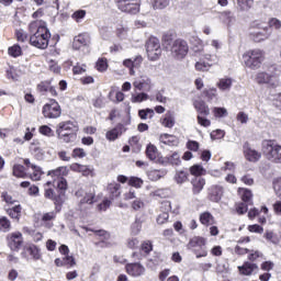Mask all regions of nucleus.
<instances>
[{"label":"nucleus","instance_id":"obj_1","mask_svg":"<svg viewBox=\"0 0 281 281\" xmlns=\"http://www.w3.org/2000/svg\"><path fill=\"white\" fill-rule=\"evenodd\" d=\"M29 31L31 33L30 43L37 49H47L49 46V38L52 33L47 29V23L41 20H36L30 23Z\"/></svg>","mask_w":281,"mask_h":281},{"label":"nucleus","instance_id":"obj_2","mask_svg":"<svg viewBox=\"0 0 281 281\" xmlns=\"http://www.w3.org/2000/svg\"><path fill=\"white\" fill-rule=\"evenodd\" d=\"M56 134L58 139H61L65 144L76 142V138L78 137V124L71 121L60 122L57 125Z\"/></svg>","mask_w":281,"mask_h":281},{"label":"nucleus","instance_id":"obj_3","mask_svg":"<svg viewBox=\"0 0 281 281\" xmlns=\"http://www.w3.org/2000/svg\"><path fill=\"white\" fill-rule=\"evenodd\" d=\"M271 29L269 24L260 21H255L251 23L249 29V38L254 41V43H265V41H269L271 38Z\"/></svg>","mask_w":281,"mask_h":281},{"label":"nucleus","instance_id":"obj_4","mask_svg":"<svg viewBox=\"0 0 281 281\" xmlns=\"http://www.w3.org/2000/svg\"><path fill=\"white\" fill-rule=\"evenodd\" d=\"M266 53L262 48H252L244 53L243 59L244 64L248 69H252L254 71L260 69L262 64L265 63Z\"/></svg>","mask_w":281,"mask_h":281},{"label":"nucleus","instance_id":"obj_5","mask_svg":"<svg viewBox=\"0 0 281 281\" xmlns=\"http://www.w3.org/2000/svg\"><path fill=\"white\" fill-rule=\"evenodd\" d=\"M223 47V44L218 40H212L211 43L205 44L203 48H194L195 54H200L204 58V60H207V63H211L212 65H217L218 63V55H216V52Z\"/></svg>","mask_w":281,"mask_h":281},{"label":"nucleus","instance_id":"obj_6","mask_svg":"<svg viewBox=\"0 0 281 281\" xmlns=\"http://www.w3.org/2000/svg\"><path fill=\"white\" fill-rule=\"evenodd\" d=\"M262 150L269 161L281 164V145H278L276 140H263Z\"/></svg>","mask_w":281,"mask_h":281},{"label":"nucleus","instance_id":"obj_7","mask_svg":"<svg viewBox=\"0 0 281 281\" xmlns=\"http://www.w3.org/2000/svg\"><path fill=\"white\" fill-rule=\"evenodd\" d=\"M148 60L155 63L161 58V43L157 37H149L145 44Z\"/></svg>","mask_w":281,"mask_h":281},{"label":"nucleus","instance_id":"obj_8","mask_svg":"<svg viewBox=\"0 0 281 281\" xmlns=\"http://www.w3.org/2000/svg\"><path fill=\"white\" fill-rule=\"evenodd\" d=\"M187 249H191L196 258H206L207 248H205V238L193 237L187 245Z\"/></svg>","mask_w":281,"mask_h":281},{"label":"nucleus","instance_id":"obj_9","mask_svg":"<svg viewBox=\"0 0 281 281\" xmlns=\"http://www.w3.org/2000/svg\"><path fill=\"white\" fill-rule=\"evenodd\" d=\"M116 8L125 14H139L142 0H114Z\"/></svg>","mask_w":281,"mask_h":281},{"label":"nucleus","instance_id":"obj_10","mask_svg":"<svg viewBox=\"0 0 281 281\" xmlns=\"http://www.w3.org/2000/svg\"><path fill=\"white\" fill-rule=\"evenodd\" d=\"M255 80L258 85H269L272 89L280 86V75L278 74L260 71L256 75Z\"/></svg>","mask_w":281,"mask_h":281},{"label":"nucleus","instance_id":"obj_11","mask_svg":"<svg viewBox=\"0 0 281 281\" xmlns=\"http://www.w3.org/2000/svg\"><path fill=\"white\" fill-rule=\"evenodd\" d=\"M189 49L188 42L184 40H176L171 45V56L176 58V60H183V58L188 56Z\"/></svg>","mask_w":281,"mask_h":281},{"label":"nucleus","instance_id":"obj_12","mask_svg":"<svg viewBox=\"0 0 281 281\" xmlns=\"http://www.w3.org/2000/svg\"><path fill=\"white\" fill-rule=\"evenodd\" d=\"M77 199H79L78 209L79 210H87V206L85 205H93L95 203V191L89 190H78L76 193Z\"/></svg>","mask_w":281,"mask_h":281},{"label":"nucleus","instance_id":"obj_13","mask_svg":"<svg viewBox=\"0 0 281 281\" xmlns=\"http://www.w3.org/2000/svg\"><path fill=\"white\" fill-rule=\"evenodd\" d=\"M60 104H58L56 100H50L49 103L43 106V115L48 120H56V117H60Z\"/></svg>","mask_w":281,"mask_h":281},{"label":"nucleus","instance_id":"obj_14","mask_svg":"<svg viewBox=\"0 0 281 281\" xmlns=\"http://www.w3.org/2000/svg\"><path fill=\"white\" fill-rule=\"evenodd\" d=\"M7 243L11 251H19L23 246V234L21 232L9 234L7 236Z\"/></svg>","mask_w":281,"mask_h":281},{"label":"nucleus","instance_id":"obj_15","mask_svg":"<svg viewBox=\"0 0 281 281\" xmlns=\"http://www.w3.org/2000/svg\"><path fill=\"white\" fill-rule=\"evenodd\" d=\"M125 269L126 273L132 276V278H142V276L146 274V268L139 262L127 263Z\"/></svg>","mask_w":281,"mask_h":281},{"label":"nucleus","instance_id":"obj_16","mask_svg":"<svg viewBox=\"0 0 281 281\" xmlns=\"http://www.w3.org/2000/svg\"><path fill=\"white\" fill-rule=\"evenodd\" d=\"M133 86L138 91H150L153 89V80L150 77L143 75L133 82Z\"/></svg>","mask_w":281,"mask_h":281},{"label":"nucleus","instance_id":"obj_17","mask_svg":"<svg viewBox=\"0 0 281 281\" xmlns=\"http://www.w3.org/2000/svg\"><path fill=\"white\" fill-rule=\"evenodd\" d=\"M21 256L25 260H41V249H38V247L35 245H30L24 248Z\"/></svg>","mask_w":281,"mask_h":281},{"label":"nucleus","instance_id":"obj_18","mask_svg":"<svg viewBox=\"0 0 281 281\" xmlns=\"http://www.w3.org/2000/svg\"><path fill=\"white\" fill-rule=\"evenodd\" d=\"M244 157L247 159V161H251L252 164H256V161H260V157H262V154L260 151L251 148L249 144L244 145Z\"/></svg>","mask_w":281,"mask_h":281},{"label":"nucleus","instance_id":"obj_19","mask_svg":"<svg viewBox=\"0 0 281 281\" xmlns=\"http://www.w3.org/2000/svg\"><path fill=\"white\" fill-rule=\"evenodd\" d=\"M224 189L222 186L215 184L209 189V199L213 203H218L223 199Z\"/></svg>","mask_w":281,"mask_h":281},{"label":"nucleus","instance_id":"obj_20","mask_svg":"<svg viewBox=\"0 0 281 281\" xmlns=\"http://www.w3.org/2000/svg\"><path fill=\"white\" fill-rule=\"evenodd\" d=\"M123 133H126V127L123 124H117L114 128L106 132L105 137L109 142H115Z\"/></svg>","mask_w":281,"mask_h":281},{"label":"nucleus","instance_id":"obj_21","mask_svg":"<svg viewBox=\"0 0 281 281\" xmlns=\"http://www.w3.org/2000/svg\"><path fill=\"white\" fill-rule=\"evenodd\" d=\"M146 157L150 161H156V164H159L160 159H164V156L159 153V149L153 144L147 145L146 147Z\"/></svg>","mask_w":281,"mask_h":281},{"label":"nucleus","instance_id":"obj_22","mask_svg":"<svg viewBox=\"0 0 281 281\" xmlns=\"http://www.w3.org/2000/svg\"><path fill=\"white\" fill-rule=\"evenodd\" d=\"M159 164L162 166H168V164H171V166H179L181 164V156L177 151L172 153L167 157L160 158Z\"/></svg>","mask_w":281,"mask_h":281},{"label":"nucleus","instance_id":"obj_23","mask_svg":"<svg viewBox=\"0 0 281 281\" xmlns=\"http://www.w3.org/2000/svg\"><path fill=\"white\" fill-rule=\"evenodd\" d=\"M220 19L222 22H224L227 27H232L236 23V14L232 12L231 10H225L220 13Z\"/></svg>","mask_w":281,"mask_h":281},{"label":"nucleus","instance_id":"obj_24","mask_svg":"<svg viewBox=\"0 0 281 281\" xmlns=\"http://www.w3.org/2000/svg\"><path fill=\"white\" fill-rule=\"evenodd\" d=\"M108 98L111 102L120 104V102H124V92L120 91L117 87H111Z\"/></svg>","mask_w":281,"mask_h":281},{"label":"nucleus","instance_id":"obj_25","mask_svg":"<svg viewBox=\"0 0 281 281\" xmlns=\"http://www.w3.org/2000/svg\"><path fill=\"white\" fill-rule=\"evenodd\" d=\"M238 271L241 276H251L254 271H258V265L246 261L238 267Z\"/></svg>","mask_w":281,"mask_h":281},{"label":"nucleus","instance_id":"obj_26","mask_svg":"<svg viewBox=\"0 0 281 281\" xmlns=\"http://www.w3.org/2000/svg\"><path fill=\"white\" fill-rule=\"evenodd\" d=\"M193 194H201L203 188H205V178L195 177L191 180Z\"/></svg>","mask_w":281,"mask_h":281},{"label":"nucleus","instance_id":"obj_27","mask_svg":"<svg viewBox=\"0 0 281 281\" xmlns=\"http://www.w3.org/2000/svg\"><path fill=\"white\" fill-rule=\"evenodd\" d=\"M89 45V35L79 34L74 38L72 47L74 49H80V47H87Z\"/></svg>","mask_w":281,"mask_h":281},{"label":"nucleus","instance_id":"obj_28","mask_svg":"<svg viewBox=\"0 0 281 281\" xmlns=\"http://www.w3.org/2000/svg\"><path fill=\"white\" fill-rule=\"evenodd\" d=\"M168 175L166 169H151L147 171V177L149 181H159V179H164Z\"/></svg>","mask_w":281,"mask_h":281},{"label":"nucleus","instance_id":"obj_29","mask_svg":"<svg viewBox=\"0 0 281 281\" xmlns=\"http://www.w3.org/2000/svg\"><path fill=\"white\" fill-rule=\"evenodd\" d=\"M232 85H234V79L224 77L218 80L216 87L220 89V91H231Z\"/></svg>","mask_w":281,"mask_h":281},{"label":"nucleus","instance_id":"obj_30","mask_svg":"<svg viewBox=\"0 0 281 281\" xmlns=\"http://www.w3.org/2000/svg\"><path fill=\"white\" fill-rule=\"evenodd\" d=\"M193 106L195 111L199 113V115H210V108L205 104L204 101L196 100L193 102Z\"/></svg>","mask_w":281,"mask_h":281},{"label":"nucleus","instance_id":"obj_31","mask_svg":"<svg viewBox=\"0 0 281 281\" xmlns=\"http://www.w3.org/2000/svg\"><path fill=\"white\" fill-rule=\"evenodd\" d=\"M162 207H165V210L167 211H164L158 215L156 220L158 225H164L165 223H168V218H170V214L168 213V210H170V202H164Z\"/></svg>","mask_w":281,"mask_h":281},{"label":"nucleus","instance_id":"obj_32","mask_svg":"<svg viewBox=\"0 0 281 281\" xmlns=\"http://www.w3.org/2000/svg\"><path fill=\"white\" fill-rule=\"evenodd\" d=\"M142 60V56H136L134 59L128 58L123 61V66L130 69V76H135V70L133 69V67H135V63L136 65H139Z\"/></svg>","mask_w":281,"mask_h":281},{"label":"nucleus","instance_id":"obj_33","mask_svg":"<svg viewBox=\"0 0 281 281\" xmlns=\"http://www.w3.org/2000/svg\"><path fill=\"white\" fill-rule=\"evenodd\" d=\"M160 144H165V146H177L179 142L177 140V137L170 134H161L159 136Z\"/></svg>","mask_w":281,"mask_h":281},{"label":"nucleus","instance_id":"obj_34","mask_svg":"<svg viewBox=\"0 0 281 281\" xmlns=\"http://www.w3.org/2000/svg\"><path fill=\"white\" fill-rule=\"evenodd\" d=\"M161 125L165 126V128H172V126H175V114L168 111L161 119Z\"/></svg>","mask_w":281,"mask_h":281},{"label":"nucleus","instance_id":"obj_35","mask_svg":"<svg viewBox=\"0 0 281 281\" xmlns=\"http://www.w3.org/2000/svg\"><path fill=\"white\" fill-rule=\"evenodd\" d=\"M67 175H69L67 167H58L57 169L48 171V177H57L58 179H63V177H67Z\"/></svg>","mask_w":281,"mask_h":281},{"label":"nucleus","instance_id":"obj_36","mask_svg":"<svg viewBox=\"0 0 281 281\" xmlns=\"http://www.w3.org/2000/svg\"><path fill=\"white\" fill-rule=\"evenodd\" d=\"M239 12H249L254 8V0H237Z\"/></svg>","mask_w":281,"mask_h":281},{"label":"nucleus","instance_id":"obj_37","mask_svg":"<svg viewBox=\"0 0 281 281\" xmlns=\"http://www.w3.org/2000/svg\"><path fill=\"white\" fill-rule=\"evenodd\" d=\"M200 223L206 227L214 225V216L210 212H204L200 215Z\"/></svg>","mask_w":281,"mask_h":281},{"label":"nucleus","instance_id":"obj_38","mask_svg":"<svg viewBox=\"0 0 281 281\" xmlns=\"http://www.w3.org/2000/svg\"><path fill=\"white\" fill-rule=\"evenodd\" d=\"M13 177H16L18 179H25L27 177V172H25V167L23 165H14Z\"/></svg>","mask_w":281,"mask_h":281},{"label":"nucleus","instance_id":"obj_39","mask_svg":"<svg viewBox=\"0 0 281 281\" xmlns=\"http://www.w3.org/2000/svg\"><path fill=\"white\" fill-rule=\"evenodd\" d=\"M57 190L60 196H65V192H67V179L59 178L56 181Z\"/></svg>","mask_w":281,"mask_h":281},{"label":"nucleus","instance_id":"obj_40","mask_svg":"<svg viewBox=\"0 0 281 281\" xmlns=\"http://www.w3.org/2000/svg\"><path fill=\"white\" fill-rule=\"evenodd\" d=\"M9 56H12V58H19V56L23 55V49L19 46V44H14L13 46H10L8 49Z\"/></svg>","mask_w":281,"mask_h":281},{"label":"nucleus","instance_id":"obj_41","mask_svg":"<svg viewBox=\"0 0 281 281\" xmlns=\"http://www.w3.org/2000/svg\"><path fill=\"white\" fill-rule=\"evenodd\" d=\"M138 117H140V120H153V117H155V110L148 108L145 110H139Z\"/></svg>","mask_w":281,"mask_h":281},{"label":"nucleus","instance_id":"obj_42","mask_svg":"<svg viewBox=\"0 0 281 281\" xmlns=\"http://www.w3.org/2000/svg\"><path fill=\"white\" fill-rule=\"evenodd\" d=\"M21 205H15L12 209L8 210V214L11 218H14L15 221H20L21 220Z\"/></svg>","mask_w":281,"mask_h":281},{"label":"nucleus","instance_id":"obj_43","mask_svg":"<svg viewBox=\"0 0 281 281\" xmlns=\"http://www.w3.org/2000/svg\"><path fill=\"white\" fill-rule=\"evenodd\" d=\"M190 172L193 177H202V175H205L207 171L201 165H193L190 167Z\"/></svg>","mask_w":281,"mask_h":281},{"label":"nucleus","instance_id":"obj_44","mask_svg":"<svg viewBox=\"0 0 281 281\" xmlns=\"http://www.w3.org/2000/svg\"><path fill=\"white\" fill-rule=\"evenodd\" d=\"M151 5L154 10H164L170 5V0H151Z\"/></svg>","mask_w":281,"mask_h":281},{"label":"nucleus","instance_id":"obj_45","mask_svg":"<svg viewBox=\"0 0 281 281\" xmlns=\"http://www.w3.org/2000/svg\"><path fill=\"white\" fill-rule=\"evenodd\" d=\"M120 188H122V186H120V183L116 182L108 184V192H110L112 199H115V196L120 194Z\"/></svg>","mask_w":281,"mask_h":281},{"label":"nucleus","instance_id":"obj_46","mask_svg":"<svg viewBox=\"0 0 281 281\" xmlns=\"http://www.w3.org/2000/svg\"><path fill=\"white\" fill-rule=\"evenodd\" d=\"M31 168L33 170V173L31 175L32 181H41V177H43V170H41V167L31 165Z\"/></svg>","mask_w":281,"mask_h":281},{"label":"nucleus","instance_id":"obj_47","mask_svg":"<svg viewBox=\"0 0 281 281\" xmlns=\"http://www.w3.org/2000/svg\"><path fill=\"white\" fill-rule=\"evenodd\" d=\"M203 95H205V98H207V100L210 101L216 100V98L218 97V90H216V88L204 89Z\"/></svg>","mask_w":281,"mask_h":281},{"label":"nucleus","instance_id":"obj_48","mask_svg":"<svg viewBox=\"0 0 281 281\" xmlns=\"http://www.w3.org/2000/svg\"><path fill=\"white\" fill-rule=\"evenodd\" d=\"M188 177H190L188 171H177L175 175V181L179 184L186 183V181H188Z\"/></svg>","mask_w":281,"mask_h":281},{"label":"nucleus","instance_id":"obj_49","mask_svg":"<svg viewBox=\"0 0 281 281\" xmlns=\"http://www.w3.org/2000/svg\"><path fill=\"white\" fill-rule=\"evenodd\" d=\"M239 194L244 203H250L251 198L254 196V194L251 193V190H248V189H239Z\"/></svg>","mask_w":281,"mask_h":281},{"label":"nucleus","instance_id":"obj_50","mask_svg":"<svg viewBox=\"0 0 281 281\" xmlns=\"http://www.w3.org/2000/svg\"><path fill=\"white\" fill-rule=\"evenodd\" d=\"M11 227L12 224L10 223V220H8V217H0V232H10Z\"/></svg>","mask_w":281,"mask_h":281},{"label":"nucleus","instance_id":"obj_51","mask_svg":"<svg viewBox=\"0 0 281 281\" xmlns=\"http://www.w3.org/2000/svg\"><path fill=\"white\" fill-rule=\"evenodd\" d=\"M139 232H142V221L136 220L131 226L132 236H138Z\"/></svg>","mask_w":281,"mask_h":281},{"label":"nucleus","instance_id":"obj_52","mask_svg":"<svg viewBox=\"0 0 281 281\" xmlns=\"http://www.w3.org/2000/svg\"><path fill=\"white\" fill-rule=\"evenodd\" d=\"M148 100V94L146 92H140L138 94L132 95L133 103L146 102Z\"/></svg>","mask_w":281,"mask_h":281},{"label":"nucleus","instance_id":"obj_53","mask_svg":"<svg viewBox=\"0 0 281 281\" xmlns=\"http://www.w3.org/2000/svg\"><path fill=\"white\" fill-rule=\"evenodd\" d=\"M97 71H106V69H109V64L106 63V58H100L97 61L95 65Z\"/></svg>","mask_w":281,"mask_h":281},{"label":"nucleus","instance_id":"obj_54","mask_svg":"<svg viewBox=\"0 0 281 281\" xmlns=\"http://www.w3.org/2000/svg\"><path fill=\"white\" fill-rule=\"evenodd\" d=\"M52 186V181H47L45 184V198L46 199H56V193H54V189L49 188Z\"/></svg>","mask_w":281,"mask_h":281},{"label":"nucleus","instance_id":"obj_55","mask_svg":"<svg viewBox=\"0 0 281 281\" xmlns=\"http://www.w3.org/2000/svg\"><path fill=\"white\" fill-rule=\"evenodd\" d=\"M128 186H132L133 188H142V186H144V180L137 177H131L128 179Z\"/></svg>","mask_w":281,"mask_h":281},{"label":"nucleus","instance_id":"obj_56","mask_svg":"<svg viewBox=\"0 0 281 281\" xmlns=\"http://www.w3.org/2000/svg\"><path fill=\"white\" fill-rule=\"evenodd\" d=\"M63 260L64 267H68V269H71V267H76V258H74V256L66 255Z\"/></svg>","mask_w":281,"mask_h":281},{"label":"nucleus","instance_id":"obj_57","mask_svg":"<svg viewBox=\"0 0 281 281\" xmlns=\"http://www.w3.org/2000/svg\"><path fill=\"white\" fill-rule=\"evenodd\" d=\"M138 246H139V239L137 237L127 238L126 247H128V249H137Z\"/></svg>","mask_w":281,"mask_h":281},{"label":"nucleus","instance_id":"obj_58","mask_svg":"<svg viewBox=\"0 0 281 281\" xmlns=\"http://www.w3.org/2000/svg\"><path fill=\"white\" fill-rule=\"evenodd\" d=\"M212 65L214 64H209V63H205V61H196L195 63V69L196 71H207V69H210V67H212Z\"/></svg>","mask_w":281,"mask_h":281},{"label":"nucleus","instance_id":"obj_59","mask_svg":"<svg viewBox=\"0 0 281 281\" xmlns=\"http://www.w3.org/2000/svg\"><path fill=\"white\" fill-rule=\"evenodd\" d=\"M85 16H87V11H85V10H78L72 13V19L77 23H80V21H82V19H85Z\"/></svg>","mask_w":281,"mask_h":281},{"label":"nucleus","instance_id":"obj_60","mask_svg":"<svg viewBox=\"0 0 281 281\" xmlns=\"http://www.w3.org/2000/svg\"><path fill=\"white\" fill-rule=\"evenodd\" d=\"M265 238L272 243V245H278V243H280V238H278V235L273 234V232H267Z\"/></svg>","mask_w":281,"mask_h":281},{"label":"nucleus","instance_id":"obj_61","mask_svg":"<svg viewBox=\"0 0 281 281\" xmlns=\"http://www.w3.org/2000/svg\"><path fill=\"white\" fill-rule=\"evenodd\" d=\"M80 172L83 177H93V167L87 166V165H81Z\"/></svg>","mask_w":281,"mask_h":281},{"label":"nucleus","instance_id":"obj_62","mask_svg":"<svg viewBox=\"0 0 281 281\" xmlns=\"http://www.w3.org/2000/svg\"><path fill=\"white\" fill-rule=\"evenodd\" d=\"M40 133L41 135H45L46 137H54V131L47 125H42L40 127Z\"/></svg>","mask_w":281,"mask_h":281},{"label":"nucleus","instance_id":"obj_63","mask_svg":"<svg viewBox=\"0 0 281 281\" xmlns=\"http://www.w3.org/2000/svg\"><path fill=\"white\" fill-rule=\"evenodd\" d=\"M15 36L19 43H25V41H27V33L24 30H16Z\"/></svg>","mask_w":281,"mask_h":281},{"label":"nucleus","instance_id":"obj_64","mask_svg":"<svg viewBox=\"0 0 281 281\" xmlns=\"http://www.w3.org/2000/svg\"><path fill=\"white\" fill-rule=\"evenodd\" d=\"M273 190H274L277 196H279V199H281V178L274 179Z\"/></svg>","mask_w":281,"mask_h":281}]
</instances>
